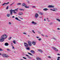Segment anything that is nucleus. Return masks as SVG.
Here are the masks:
<instances>
[{"mask_svg": "<svg viewBox=\"0 0 60 60\" xmlns=\"http://www.w3.org/2000/svg\"><path fill=\"white\" fill-rule=\"evenodd\" d=\"M10 14H7V17H10Z\"/></svg>", "mask_w": 60, "mask_h": 60, "instance_id": "nucleus-22", "label": "nucleus"}, {"mask_svg": "<svg viewBox=\"0 0 60 60\" xmlns=\"http://www.w3.org/2000/svg\"><path fill=\"white\" fill-rule=\"evenodd\" d=\"M48 9L47 8H45L43 9V11H48Z\"/></svg>", "mask_w": 60, "mask_h": 60, "instance_id": "nucleus-19", "label": "nucleus"}, {"mask_svg": "<svg viewBox=\"0 0 60 60\" xmlns=\"http://www.w3.org/2000/svg\"><path fill=\"white\" fill-rule=\"evenodd\" d=\"M29 46H32V43H30V44H28Z\"/></svg>", "mask_w": 60, "mask_h": 60, "instance_id": "nucleus-32", "label": "nucleus"}, {"mask_svg": "<svg viewBox=\"0 0 60 60\" xmlns=\"http://www.w3.org/2000/svg\"><path fill=\"white\" fill-rule=\"evenodd\" d=\"M57 29L58 30H60V29L59 28H57Z\"/></svg>", "mask_w": 60, "mask_h": 60, "instance_id": "nucleus-53", "label": "nucleus"}, {"mask_svg": "<svg viewBox=\"0 0 60 60\" xmlns=\"http://www.w3.org/2000/svg\"><path fill=\"white\" fill-rule=\"evenodd\" d=\"M19 10L20 11H25V9H23L19 8Z\"/></svg>", "mask_w": 60, "mask_h": 60, "instance_id": "nucleus-17", "label": "nucleus"}, {"mask_svg": "<svg viewBox=\"0 0 60 60\" xmlns=\"http://www.w3.org/2000/svg\"><path fill=\"white\" fill-rule=\"evenodd\" d=\"M8 24L9 25H12V23H11V22H8Z\"/></svg>", "mask_w": 60, "mask_h": 60, "instance_id": "nucleus-24", "label": "nucleus"}, {"mask_svg": "<svg viewBox=\"0 0 60 60\" xmlns=\"http://www.w3.org/2000/svg\"><path fill=\"white\" fill-rule=\"evenodd\" d=\"M18 15H23V13L21 12H19L18 13Z\"/></svg>", "mask_w": 60, "mask_h": 60, "instance_id": "nucleus-11", "label": "nucleus"}, {"mask_svg": "<svg viewBox=\"0 0 60 60\" xmlns=\"http://www.w3.org/2000/svg\"><path fill=\"white\" fill-rule=\"evenodd\" d=\"M22 58H23V59H26V58L24 57H22Z\"/></svg>", "mask_w": 60, "mask_h": 60, "instance_id": "nucleus-38", "label": "nucleus"}, {"mask_svg": "<svg viewBox=\"0 0 60 60\" xmlns=\"http://www.w3.org/2000/svg\"><path fill=\"white\" fill-rule=\"evenodd\" d=\"M54 5L52 6L51 5H49L48 6L49 8H54Z\"/></svg>", "mask_w": 60, "mask_h": 60, "instance_id": "nucleus-8", "label": "nucleus"}, {"mask_svg": "<svg viewBox=\"0 0 60 60\" xmlns=\"http://www.w3.org/2000/svg\"><path fill=\"white\" fill-rule=\"evenodd\" d=\"M38 41H41V38H40L38 39Z\"/></svg>", "mask_w": 60, "mask_h": 60, "instance_id": "nucleus-35", "label": "nucleus"}, {"mask_svg": "<svg viewBox=\"0 0 60 60\" xmlns=\"http://www.w3.org/2000/svg\"><path fill=\"white\" fill-rule=\"evenodd\" d=\"M12 49H15L14 47H13H13H12Z\"/></svg>", "mask_w": 60, "mask_h": 60, "instance_id": "nucleus-52", "label": "nucleus"}, {"mask_svg": "<svg viewBox=\"0 0 60 60\" xmlns=\"http://www.w3.org/2000/svg\"><path fill=\"white\" fill-rule=\"evenodd\" d=\"M56 20H57V21H59V22H60V20L58 19H56Z\"/></svg>", "mask_w": 60, "mask_h": 60, "instance_id": "nucleus-31", "label": "nucleus"}, {"mask_svg": "<svg viewBox=\"0 0 60 60\" xmlns=\"http://www.w3.org/2000/svg\"><path fill=\"white\" fill-rule=\"evenodd\" d=\"M7 38V35L4 34L2 35L0 39V42H2L4 41V39Z\"/></svg>", "mask_w": 60, "mask_h": 60, "instance_id": "nucleus-1", "label": "nucleus"}, {"mask_svg": "<svg viewBox=\"0 0 60 60\" xmlns=\"http://www.w3.org/2000/svg\"><path fill=\"white\" fill-rule=\"evenodd\" d=\"M40 18H42V16H41V17H40Z\"/></svg>", "mask_w": 60, "mask_h": 60, "instance_id": "nucleus-57", "label": "nucleus"}, {"mask_svg": "<svg viewBox=\"0 0 60 60\" xmlns=\"http://www.w3.org/2000/svg\"><path fill=\"white\" fill-rule=\"evenodd\" d=\"M57 10L56 8H55L54 9H52V11H57Z\"/></svg>", "mask_w": 60, "mask_h": 60, "instance_id": "nucleus-18", "label": "nucleus"}, {"mask_svg": "<svg viewBox=\"0 0 60 60\" xmlns=\"http://www.w3.org/2000/svg\"><path fill=\"white\" fill-rule=\"evenodd\" d=\"M41 35L42 36H44V35H43V34H41Z\"/></svg>", "mask_w": 60, "mask_h": 60, "instance_id": "nucleus-49", "label": "nucleus"}, {"mask_svg": "<svg viewBox=\"0 0 60 60\" xmlns=\"http://www.w3.org/2000/svg\"><path fill=\"white\" fill-rule=\"evenodd\" d=\"M12 18H15V17L14 16H13L12 17Z\"/></svg>", "mask_w": 60, "mask_h": 60, "instance_id": "nucleus-46", "label": "nucleus"}, {"mask_svg": "<svg viewBox=\"0 0 60 60\" xmlns=\"http://www.w3.org/2000/svg\"><path fill=\"white\" fill-rule=\"evenodd\" d=\"M36 59L37 60H41V59L39 57H36Z\"/></svg>", "mask_w": 60, "mask_h": 60, "instance_id": "nucleus-12", "label": "nucleus"}, {"mask_svg": "<svg viewBox=\"0 0 60 60\" xmlns=\"http://www.w3.org/2000/svg\"><path fill=\"white\" fill-rule=\"evenodd\" d=\"M49 10H50V11H52L53 9H49Z\"/></svg>", "mask_w": 60, "mask_h": 60, "instance_id": "nucleus-51", "label": "nucleus"}, {"mask_svg": "<svg viewBox=\"0 0 60 60\" xmlns=\"http://www.w3.org/2000/svg\"><path fill=\"white\" fill-rule=\"evenodd\" d=\"M14 2H13V3H12V4H10V6H11V5H13V4H14Z\"/></svg>", "mask_w": 60, "mask_h": 60, "instance_id": "nucleus-33", "label": "nucleus"}, {"mask_svg": "<svg viewBox=\"0 0 60 60\" xmlns=\"http://www.w3.org/2000/svg\"><path fill=\"white\" fill-rule=\"evenodd\" d=\"M51 24H52V23H51Z\"/></svg>", "mask_w": 60, "mask_h": 60, "instance_id": "nucleus-62", "label": "nucleus"}, {"mask_svg": "<svg viewBox=\"0 0 60 60\" xmlns=\"http://www.w3.org/2000/svg\"><path fill=\"white\" fill-rule=\"evenodd\" d=\"M30 52L31 53H34V54L35 53V52H34V50H31L30 51Z\"/></svg>", "mask_w": 60, "mask_h": 60, "instance_id": "nucleus-20", "label": "nucleus"}, {"mask_svg": "<svg viewBox=\"0 0 60 60\" xmlns=\"http://www.w3.org/2000/svg\"><path fill=\"white\" fill-rule=\"evenodd\" d=\"M18 18L19 19H23V18H22L21 17H20V16H19Z\"/></svg>", "mask_w": 60, "mask_h": 60, "instance_id": "nucleus-27", "label": "nucleus"}, {"mask_svg": "<svg viewBox=\"0 0 60 60\" xmlns=\"http://www.w3.org/2000/svg\"><path fill=\"white\" fill-rule=\"evenodd\" d=\"M17 5H21V3H18L17 4Z\"/></svg>", "mask_w": 60, "mask_h": 60, "instance_id": "nucleus-34", "label": "nucleus"}, {"mask_svg": "<svg viewBox=\"0 0 60 60\" xmlns=\"http://www.w3.org/2000/svg\"><path fill=\"white\" fill-rule=\"evenodd\" d=\"M20 60H23V59H20Z\"/></svg>", "mask_w": 60, "mask_h": 60, "instance_id": "nucleus-59", "label": "nucleus"}, {"mask_svg": "<svg viewBox=\"0 0 60 60\" xmlns=\"http://www.w3.org/2000/svg\"><path fill=\"white\" fill-rule=\"evenodd\" d=\"M11 37L10 38H8V40H11Z\"/></svg>", "mask_w": 60, "mask_h": 60, "instance_id": "nucleus-37", "label": "nucleus"}, {"mask_svg": "<svg viewBox=\"0 0 60 60\" xmlns=\"http://www.w3.org/2000/svg\"><path fill=\"white\" fill-rule=\"evenodd\" d=\"M48 58H51V57H50V56H48Z\"/></svg>", "mask_w": 60, "mask_h": 60, "instance_id": "nucleus-47", "label": "nucleus"}, {"mask_svg": "<svg viewBox=\"0 0 60 60\" xmlns=\"http://www.w3.org/2000/svg\"><path fill=\"white\" fill-rule=\"evenodd\" d=\"M22 6L25 7L26 8H29V7H27L26 6V5L25 4V3H23L22 4Z\"/></svg>", "mask_w": 60, "mask_h": 60, "instance_id": "nucleus-3", "label": "nucleus"}, {"mask_svg": "<svg viewBox=\"0 0 60 60\" xmlns=\"http://www.w3.org/2000/svg\"><path fill=\"white\" fill-rule=\"evenodd\" d=\"M40 15H42V14H43V13H40Z\"/></svg>", "mask_w": 60, "mask_h": 60, "instance_id": "nucleus-42", "label": "nucleus"}, {"mask_svg": "<svg viewBox=\"0 0 60 60\" xmlns=\"http://www.w3.org/2000/svg\"><path fill=\"white\" fill-rule=\"evenodd\" d=\"M28 58H29L30 59H31V58L30 57V56L28 57Z\"/></svg>", "mask_w": 60, "mask_h": 60, "instance_id": "nucleus-45", "label": "nucleus"}, {"mask_svg": "<svg viewBox=\"0 0 60 60\" xmlns=\"http://www.w3.org/2000/svg\"><path fill=\"white\" fill-rule=\"evenodd\" d=\"M8 6H7L6 8V9H7V10L8 9Z\"/></svg>", "mask_w": 60, "mask_h": 60, "instance_id": "nucleus-41", "label": "nucleus"}, {"mask_svg": "<svg viewBox=\"0 0 60 60\" xmlns=\"http://www.w3.org/2000/svg\"><path fill=\"white\" fill-rule=\"evenodd\" d=\"M32 24L33 25H36V24H37V23L34 21H33L32 22Z\"/></svg>", "mask_w": 60, "mask_h": 60, "instance_id": "nucleus-9", "label": "nucleus"}, {"mask_svg": "<svg viewBox=\"0 0 60 60\" xmlns=\"http://www.w3.org/2000/svg\"><path fill=\"white\" fill-rule=\"evenodd\" d=\"M32 44L33 45H36V42L34 41H32Z\"/></svg>", "mask_w": 60, "mask_h": 60, "instance_id": "nucleus-6", "label": "nucleus"}, {"mask_svg": "<svg viewBox=\"0 0 60 60\" xmlns=\"http://www.w3.org/2000/svg\"><path fill=\"white\" fill-rule=\"evenodd\" d=\"M28 36H29V35H28Z\"/></svg>", "mask_w": 60, "mask_h": 60, "instance_id": "nucleus-63", "label": "nucleus"}, {"mask_svg": "<svg viewBox=\"0 0 60 60\" xmlns=\"http://www.w3.org/2000/svg\"><path fill=\"white\" fill-rule=\"evenodd\" d=\"M57 55H58V56H60V54L58 53L57 54Z\"/></svg>", "mask_w": 60, "mask_h": 60, "instance_id": "nucleus-48", "label": "nucleus"}, {"mask_svg": "<svg viewBox=\"0 0 60 60\" xmlns=\"http://www.w3.org/2000/svg\"><path fill=\"white\" fill-rule=\"evenodd\" d=\"M28 54H29V55H30V56H33V54L29 52H28Z\"/></svg>", "mask_w": 60, "mask_h": 60, "instance_id": "nucleus-26", "label": "nucleus"}, {"mask_svg": "<svg viewBox=\"0 0 60 60\" xmlns=\"http://www.w3.org/2000/svg\"><path fill=\"white\" fill-rule=\"evenodd\" d=\"M6 50H7V51H11V50H10V49H6Z\"/></svg>", "mask_w": 60, "mask_h": 60, "instance_id": "nucleus-21", "label": "nucleus"}, {"mask_svg": "<svg viewBox=\"0 0 60 60\" xmlns=\"http://www.w3.org/2000/svg\"><path fill=\"white\" fill-rule=\"evenodd\" d=\"M26 56H28V57H29V56L28 55H26Z\"/></svg>", "mask_w": 60, "mask_h": 60, "instance_id": "nucleus-43", "label": "nucleus"}, {"mask_svg": "<svg viewBox=\"0 0 60 60\" xmlns=\"http://www.w3.org/2000/svg\"><path fill=\"white\" fill-rule=\"evenodd\" d=\"M5 45L6 46H8V45H9V44H8V43H5Z\"/></svg>", "mask_w": 60, "mask_h": 60, "instance_id": "nucleus-14", "label": "nucleus"}, {"mask_svg": "<svg viewBox=\"0 0 60 60\" xmlns=\"http://www.w3.org/2000/svg\"><path fill=\"white\" fill-rule=\"evenodd\" d=\"M1 55L3 57H5V56H6V54H1Z\"/></svg>", "mask_w": 60, "mask_h": 60, "instance_id": "nucleus-10", "label": "nucleus"}, {"mask_svg": "<svg viewBox=\"0 0 60 60\" xmlns=\"http://www.w3.org/2000/svg\"><path fill=\"white\" fill-rule=\"evenodd\" d=\"M0 55H2V54H1V53H0Z\"/></svg>", "mask_w": 60, "mask_h": 60, "instance_id": "nucleus-60", "label": "nucleus"}, {"mask_svg": "<svg viewBox=\"0 0 60 60\" xmlns=\"http://www.w3.org/2000/svg\"><path fill=\"white\" fill-rule=\"evenodd\" d=\"M32 7H33V8H35V7L34 6H33Z\"/></svg>", "mask_w": 60, "mask_h": 60, "instance_id": "nucleus-54", "label": "nucleus"}, {"mask_svg": "<svg viewBox=\"0 0 60 60\" xmlns=\"http://www.w3.org/2000/svg\"><path fill=\"white\" fill-rule=\"evenodd\" d=\"M60 57H57V60H60Z\"/></svg>", "mask_w": 60, "mask_h": 60, "instance_id": "nucleus-28", "label": "nucleus"}, {"mask_svg": "<svg viewBox=\"0 0 60 60\" xmlns=\"http://www.w3.org/2000/svg\"><path fill=\"white\" fill-rule=\"evenodd\" d=\"M48 22H49V21H50L48 20Z\"/></svg>", "mask_w": 60, "mask_h": 60, "instance_id": "nucleus-58", "label": "nucleus"}, {"mask_svg": "<svg viewBox=\"0 0 60 60\" xmlns=\"http://www.w3.org/2000/svg\"><path fill=\"white\" fill-rule=\"evenodd\" d=\"M38 17H39L38 14L36 13L35 14L34 17L35 19H37V18H38Z\"/></svg>", "mask_w": 60, "mask_h": 60, "instance_id": "nucleus-4", "label": "nucleus"}, {"mask_svg": "<svg viewBox=\"0 0 60 60\" xmlns=\"http://www.w3.org/2000/svg\"><path fill=\"white\" fill-rule=\"evenodd\" d=\"M47 19L48 20V19H49L48 18H47Z\"/></svg>", "mask_w": 60, "mask_h": 60, "instance_id": "nucleus-61", "label": "nucleus"}, {"mask_svg": "<svg viewBox=\"0 0 60 60\" xmlns=\"http://www.w3.org/2000/svg\"><path fill=\"white\" fill-rule=\"evenodd\" d=\"M45 36L46 37H48V36Z\"/></svg>", "mask_w": 60, "mask_h": 60, "instance_id": "nucleus-56", "label": "nucleus"}, {"mask_svg": "<svg viewBox=\"0 0 60 60\" xmlns=\"http://www.w3.org/2000/svg\"><path fill=\"white\" fill-rule=\"evenodd\" d=\"M32 43V42L31 41H29L28 42V44H30V43Z\"/></svg>", "mask_w": 60, "mask_h": 60, "instance_id": "nucleus-23", "label": "nucleus"}, {"mask_svg": "<svg viewBox=\"0 0 60 60\" xmlns=\"http://www.w3.org/2000/svg\"><path fill=\"white\" fill-rule=\"evenodd\" d=\"M9 57V56H8V55H7L6 54L5 57Z\"/></svg>", "mask_w": 60, "mask_h": 60, "instance_id": "nucleus-29", "label": "nucleus"}, {"mask_svg": "<svg viewBox=\"0 0 60 60\" xmlns=\"http://www.w3.org/2000/svg\"><path fill=\"white\" fill-rule=\"evenodd\" d=\"M36 37L37 38H39V37H37V36Z\"/></svg>", "mask_w": 60, "mask_h": 60, "instance_id": "nucleus-50", "label": "nucleus"}, {"mask_svg": "<svg viewBox=\"0 0 60 60\" xmlns=\"http://www.w3.org/2000/svg\"><path fill=\"white\" fill-rule=\"evenodd\" d=\"M32 32H33V33L34 34H35V32L34 31V30H32Z\"/></svg>", "mask_w": 60, "mask_h": 60, "instance_id": "nucleus-40", "label": "nucleus"}, {"mask_svg": "<svg viewBox=\"0 0 60 60\" xmlns=\"http://www.w3.org/2000/svg\"><path fill=\"white\" fill-rule=\"evenodd\" d=\"M9 4V2H8L7 3H4L2 4V5H4L5 4Z\"/></svg>", "mask_w": 60, "mask_h": 60, "instance_id": "nucleus-13", "label": "nucleus"}, {"mask_svg": "<svg viewBox=\"0 0 60 60\" xmlns=\"http://www.w3.org/2000/svg\"><path fill=\"white\" fill-rule=\"evenodd\" d=\"M18 9H19V8L15 9L14 10H10V12L11 15H12V11H13V13L14 14H17V12L18 11Z\"/></svg>", "mask_w": 60, "mask_h": 60, "instance_id": "nucleus-2", "label": "nucleus"}, {"mask_svg": "<svg viewBox=\"0 0 60 60\" xmlns=\"http://www.w3.org/2000/svg\"><path fill=\"white\" fill-rule=\"evenodd\" d=\"M11 44H12V43H11Z\"/></svg>", "mask_w": 60, "mask_h": 60, "instance_id": "nucleus-64", "label": "nucleus"}, {"mask_svg": "<svg viewBox=\"0 0 60 60\" xmlns=\"http://www.w3.org/2000/svg\"><path fill=\"white\" fill-rule=\"evenodd\" d=\"M38 51H39L41 53H42V52H43L42 51V50L41 49H38Z\"/></svg>", "mask_w": 60, "mask_h": 60, "instance_id": "nucleus-15", "label": "nucleus"}, {"mask_svg": "<svg viewBox=\"0 0 60 60\" xmlns=\"http://www.w3.org/2000/svg\"><path fill=\"white\" fill-rule=\"evenodd\" d=\"M15 19H16L17 20H18V21H21V20L19 19L17 17L15 18Z\"/></svg>", "mask_w": 60, "mask_h": 60, "instance_id": "nucleus-16", "label": "nucleus"}, {"mask_svg": "<svg viewBox=\"0 0 60 60\" xmlns=\"http://www.w3.org/2000/svg\"><path fill=\"white\" fill-rule=\"evenodd\" d=\"M26 49L27 50H29V49H30V48H29V47L26 48Z\"/></svg>", "mask_w": 60, "mask_h": 60, "instance_id": "nucleus-25", "label": "nucleus"}, {"mask_svg": "<svg viewBox=\"0 0 60 60\" xmlns=\"http://www.w3.org/2000/svg\"><path fill=\"white\" fill-rule=\"evenodd\" d=\"M23 34H25V35H26V33L24 32V33H23Z\"/></svg>", "mask_w": 60, "mask_h": 60, "instance_id": "nucleus-36", "label": "nucleus"}, {"mask_svg": "<svg viewBox=\"0 0 60 60\" xmlns=\"http://www.w3.org/2000/svg\"><path fill=\"white\" fill-rule=\"evenodd\" d=\"M52 48L53 49H54L55 51H58V49H56V48H55L54 47H52Z\"/></svg>", "mask_w": 60, "mask_h": 60, "instance_id": "nucleus-7", "label": "nucleus"}, {"mask_svg": "<svg viewBox=\"0 0 60 60\" xmlns=\"http://www.w3.org/2000/svg\"><path fill=\"white\" fill-rule=\"evenodd\" d=\"M13 42L14 43V44H16V41H15L14 40L13 41Z\"/></svg>", "mask_w": 60, "mask_h": 60, "instance_id": "nucleus-30", "label": "nucleus"}, {"mask_svg": "<svg viewBox=\"0 0 60 60\" xmlns=\"http://www.w3.org/2000/svg\"><path fill=\"white\" fill-rule=\"evenodd\" d=\"M0 51H3V50L1 48H0Z\"/></svg>", "mask_w": 60, "mask_h": 60, "instance_id": "nucleus-44", "label": "nucleus"}, {"mask_svg": "<svg viewBox=\"0 0 60 60\" xmlns=\"http://www.w3.org/2000/svg\"><path fill=\"white\" fill-rule=\"evenodd\" d=\"M24 44L25 47H28V43H24Z\"/></svg>", "mask_w": 60, "mask_h": 60, "instance_id": "nucleus-5", "label": "nucleus"}, {"mask_svg": "<svg viewBox=\"0 0 60 60\" xmlns=\"http://www.w3.org/2000/svg\"><path fill=\"white\" fill-rule=\"evenodd\" d=\"M52 39H53L54 40H56V38H53Z\"/></svg>", "mask_w": 60, "mask_h": 60, "instance_id": "nucleus-39", "label": "nucleus"}, {"mask_svg": "<svg viewBox=\"0 0 60 60\" xmlns=\"http://www.w3.org/2000/svg\"><path fill=\"white\" fill-rule=\"evenodd\" d=\"M44 21H46V19H44Z\"/></svg>", "mask_w": 60, "mask_h": 60, "instance_id": "nucleus-55", "label": "nucleus"}]
</instances>
